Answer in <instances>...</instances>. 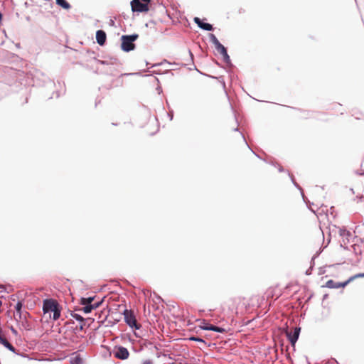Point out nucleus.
<instances>
[{"mask_svg":"<svg viewBox=\"0 0 364 364\" xmlns=\"http://www.w3.org/2000/svg\"><path fill=\"white\" fill-rule=\"evenodd\" d=\"M138 34L123 35L121 37V48L124 52H129L135 48L134 42L138 38Z\"/></svg>","mask_w":364,"mask_h":364,"instance_id":"1","label":"nucleus"},{"mask_svg":"<svg viewBox=\"0 0 364 364\" xmlns=\"http://www.w3.org/2000/svg\"><path fill=\"white\" fill-rule=\"evenodd\" d=\"M125 323L132 328L139 329L141 325L136 321L134 312L131 310L125 309L123 312Z\"/></svg>","mask_w":364,"mask_h":364,"instance_id":"2","label":"nucleus"},{"mask_svg":"<svg viewBox=\"0 0 364 364\" xmlns=\"http://www.w3.org/2000/svg\"><path fill=\"white\" fill-rule=\"evenodd\" d=\"M60 306L57 301L50 299H45L43 303V311L44 314L53 312Z\"/></svg>","mask_w":364,"mask_h":364,"instance_id":"3","label":"nucleus"},{"mask_svg":"<svg viewBox=\"0 0 364 364\" xmlns=\"http://www.w3.org/2000/svg\"><path fill=\"white\" fill-rule=\"evenodd\" d=\"M132 11L133 12H146L149 11L147 4L141 2L139 0H132L131 1Z\"/></svg>","mask_w":364,"mask_h":364,"instance_id":"4","label":"nucleus"},{"mask_svg":"<svg viewBox=\"0 0 364 364\" xmlns=\"http://www.w3.org/2000/svg\"><path fill=\"white\" fill-rule=\"evenodd\" d=\"M114 355L118 359L125 360L129 358V353L125 347L119 346L114 348Z\"/></svg>","mask_w":364,"mask_h":364,"instance_id":"5","label":"nucleus"},{"mask_svg":"<svg viewBox=\"0 0 364 364\" xmlns=\"http://www.w3.org/2000/svg\"><path fill=\"white\" fill-rule=\"evenodd\" d=\"M301 328L299 327H295L293 331L287 332V336L291 345H294L297 341Z\"/></svg>","mask_w":364,"mask_h":364,"instance_id":"6","label":"nucleus"},{"mask_svg":"<svg viewBox=\"0 0 364 364\" xmlns=\"http://www.w3.org/2000/svg\"><path fill=\"white\" fill-rule=\"evenodd\" d=\"M194 22L198 26L204 31H211L213 30V26L210 23L203 22L200 18L195 17L193 19Z\"/></svg>","mask_w":364,"mask_h":364,"instance_id":"7","label":"nucleus"},{"mask_svg":"<svg viewBox=\"0 0 364 364\" xmlns=\"http://www.w3.org/2000/svg\"><path fill=\"white\" fill-rule=\"evenodd\" d=\"M349 279L345 282H335L333 280L330 279L326 283V287L330 289H338L340 287H346L348 283H350Z\"/></svg>","mask_w":364,"mask_h":364,"instance_id":"8","label":"nucleus"},{"mask_svg":"<svg viewBox=\"0 0 364 364\" xmlns=\"http://www.w3.org/2000/svg\"><path fill=\"white\" fill-rule=\"evenodd\" d=\"M106 33L102 30H98L96 32V41L100 46H103L106 41Z\"/></svg>","mask_w":364,"mask_h":364,"instance_id":"9","label":"nucleus"},{"mask_svg":"<svg viewBox=\"0 0 364 364\" xmlns=\"http://www.w3.org/2000/svg\"><path fill=\"white\" fill-rule=\"evenodd\" d=\"M210 41L215 46V49L218 51L220 49H222L223 47H224L223 45H222L218 39L216 38V36L213 34H209Z\"/></svg>","mask_w":364,"mask_h":364,"instance_id":"10","label":"nucleus"},{"mask_svg":"<svg viewBox=\"0 0 364 364\" xmlns=\"http://www.w3.org/2000/svg\"><path fill=\"white\" fill-rule=\"evenodd\" d=\"M218 52L220 53V54L222 55V56L223 58L224 61L227 63V65L230 66L231 65L230 58V56L228 54V52H227V50H226L225 47V46L223 47V48L220 49L218 50Z\"/></svg>","mask_w":364,"mask_h":364,"instance_id":"11","label":"nucleus"},{"mask_svg":"<svg viewBox=\"0 0 364 364\" xmlns=\"http://www.w3.org/2000/svg\"><path fill=\"white\" fill-rule=\"evenodd\" d=\"M70 364H82V360L80 355L74 353L70 358Z\"/></svg>","mask_w":364,"mask_h":364,"instance_id":"12","label":"nucleus"},{"mask_svg":"<svg viewBox=\"0 0 364 364\" xmlns=\"http://www.w3.org/2000/svg\"><path fill=\"white\" fill-rule=\"evenodd\" d=\"M0 343L8 350L13 353H15V348L6 338L1 339Z\"/></svg>","mask_w":364,"mask_h":364,"instance_id":"13","label":"nucleus"},{"mask_svg":"<svg viewBox=\"0 0 364 364\" xmlns=\"http://www.w3.org/2000/svg\"><path fill=\"white\" fill-rule=\"evenodd\" d=\"M56 4L64 9L68 10L70 9V4L65 0H55Z\"/></svg>","mask_w":364,"mask_h":364,"instance_id":"14","label":"nucleus"},{"mask_svg":"<svg viewBox=\"0 0 364 364\" xmlns=\"http://www.w3.org/2000/svg\"><path fill=\"white\" fill-rule=\"evenodd\" d=\"M22 306H23V304L21 301H18L16 306H15V309H16V316H18L19 317V318H21V309H22Z\"/></svg>","mask_w":364,"mask_h":364,"instance_id":"15","label":"nucleus"},{"mask_svg":"<svg viewBox=\"0 0 364 364\" xmlns=\"http://www.w3.org/2000/svg\"><path fill=\"white\" fill-rule=\"evenodd\" d=\"M71 316L80 323H83L85 321V318L81 315L75 312L71 313Z\"/></svg>","mask_w":364,"mask_h":364,"instance_id":"16","label":"nucleus"},{"mask_svg":"<svg viewBox=\"0 0 364 364\" xmlns=\"http://www.w3.org/2000/svg\"><path fill=\"white\" fill-rule=\"evenodd\" d=\"M60 312H61V308L59 306L57 309H55L54 311H53V320H58L60 316Z\"/></svg>","mask_w":364,"mask_h":364,"instance_id":"17","label":"nucleus"},{"mask_svg":"<svg viewBox=\"0 0 364 364\" xmlns=\"http://www.w3.org/2000/svg\"><path fill=\"white\" fill-rule=\"evenodd\" d=\"M85 306L82 309V311L85 314H89L93 310L92 304H83Z\"/></svg>","mask_w":364,"mask_h":364,"instance_id":"18","label":"nucleus"},{"mask_svg":"<svg viewBox=\"0 0 364 364\" xmlns=\"http://www.w3.org/2000/svg\"><path fill=\"white\" fill-rule=\"evenodd\" d=\"M94 300V297L82 298V304H92V301Z\"/></svg>","mask_w":364,"mask_h":364,"instance_id":"19","label":"nucleus"},{"mask_svg":"<svg viewBox=\"0 0 364 364\" xmlns=\"http://www.w3.org/2000/svg\"><path fill=\"white\" fill-rule=\"evenodd\" d=\"M214 325L210 324L208 323H204L201 326L202 329L207 331H213Z\"/></svg>","mask_w":364,"mask_h":364,"instance_id":"20","label":"nucleus"},{"mask_svg":"<svg viewBox=\"0 0 364 364\" xmlns=\"http://www.w3.org/2000/svg\"><path fill=\"white\" fill-rule=\"evenodd\" d=\"M171 65L170 63H168V61H166V60H164L163 62H161V63H154L153 65H151V68H153L154 67H157V66H160V65Z\"/></svg>","mask_w":364,"mask_h":364,"instance_id":"21","label":"nucleus"},{"mask_svg":"<svg viewBox=\"0 0 364 364\" xmlns=\"http://www.w3.org/2000/svg\"><path fill=\"white\" fill-rule=\"evenodd\" d=\"M361 277H364V273H359V274H355V275L350 277L349 278V281L352 282L356 278H361Z\"/></svg>","mask_w":364,"mask_h":364,"instance_id":"22","label":"nucleus"},{"mask_svg":"<svg viewBox=\"0 0 364 364\" xmlns=\"http://www.w3.org/2000/svg\"><path fill=\"white\" fill-rule=\"evenodd\" d=\"M189 340L205 343V341L203 338H199V337L191 336L189 338Z\"/></svg>","mask_w":364,"mask_h":364,"instance_id":"23","label":"nucleus"},{"mask_svg":"<svg viewBox=\"0 0 364 364\" xmlns=\"http://www.w3.org/2000/svg\"><path fill=\"white\" fill-rule=\"evenodd\" d=\"M213 331L218 332V333H224L225 330L223 328L214 326L213 328Z\"/></svg>","mask_w":364,"mask_h":364,"instance_id":"24","label":"nucleus"},{"mask_svg":"<svg viewBox=\"0 0 364 364\" xmlns=\"http://www.w3.org/2000/svg\"><path fill=\"white\" fill-rule=\"evenodd\" d=\"M102 303V300L98 302H96L95 304H92V306L93 307V309H97L100 306V305Z\"/></svg>","mask_w":364,"mask_h":364,"instance_id":"25","label":"nucleus"},{"mask_svg":"<svg viewBox=\"0 0 364 364\" xmlns=\"http://www.w3.org/2000/svg\"><path fill=\"white\" fill-rule=\"evenodd\" d=\"M139 73H124V74H121V76H133V75H138Z\"/></svg>","mask_w":364,"mask_h":364,"instance_id":"26","label":"nucleus"},{"mask_svg":"<svg viewBox=\"0 0 364 364\" xmlns=\"http://www.w3.org/2000/svg\"><path fill=\"white\" fill-rule=\"evenodd\" d=\"M109 26H111V27H114L115 26V21L114 19L112 18H110L109 21Z\"/></svg>","mask_w":364,"mask_h":364,"instance_id":"27","label":"nucleus"},{"mask_svg":"<svg viewBox=\"0 0 364 364\" xmlns=\"http://www.w3.org/2000/svg\"><path fill=\"white\" fill-rule=\"evenodd\" d=\"M349 235V232L346 231V230H340V235H344L345 234Z\"/></svg>","mask_w":364,"mask_h":364,"instance_id":"28","label":"nucleus"},{"mask_svg":"<svg viewBox=\"0 0 364 364\" xmlns=\"http://www.w3.org/2000/svg\"><path fill=\"white\" fill-rule=\"evenodd\" d=\"M142 364H153V362L151 360H144Z\"/></svg>","mask_w":364,"mask_h":364,"instance_id":"29","label":"nucleus"},{"mask_svg":"<svg viewBox=\"0 0 364 364\" xmlns=\"http://www.w3.org/2000/svg\"><path fill=\"white\" fill-rule=\"evenodd\" d=\"M291 181H292V182L294 183V184L297 188H299L301 190V188L299 186V185H298L296 182H294V178H293V176H291Z\"/></svg>","mask_w":364,"mask_h":364,"instance_id":"30","label":"nucleus"},{"mask_svg":"<svg viewBox=\"0 0 364 364\" xmlns=\"http://www.w3.org/2000/svg\"><path fill=\"white\" fill-rule=\"evenodd\" d=\"M84 326H85V323H81V324L80 325V327H79V330L80 331H82L84 328Z\"/></svg>","mask_w":364,"mask_h":364,"instance_id":"31","label":"nucleus"},{"mask_svg":"<svg viewBox=\"0 0 364 364\" xmlns=\"http://www.w3.org/2000/svg\"><path fill=\"white\" fill-rule=\"evenodd\" d=\"M220 82H221V84H222V85H223V88H225V81L223 80V79L220 80Z\"/></svg>","mask_w":364,"mask_h":364,"instance_id":"32","label":"nucleus"},{"mask_svg":"<svg viewBox=\"0 0 364 364\" xmlns=\"http://www.w3.org/2000/svg\"><path fill=\"white\" fill-rule=\"evenodd\" d=\"M11 331H12V333H13L14 334H15V335H16V334H17V331H16V330L15 328H14L13 327H11Z\"/></svg>","mask_w":364,"mask_h":364,"instance_id":"33","label":"nucleus"},{"mask_svg":"<svg viewBox=\"0 0 364 364\" xmlns=\"http://www.w3.org/2000/svg\"><path fill=\"white\" fill-rule=\"evenodd\" d=\"M139 1L148 4V3L150 2L151 0H139Z\"/></svg>","mask_w":364,"mask_h":364,"instance_id":"34","label":"nucleus"},{"mask_svg":"<svg viewBox=\"0 0 364 364\" xmlns=\"http://www.w3.org/2000/svg\"><path fill=\"white\" fill-rule=\"evenodd\" d=\"M168 115H169L170 119H171H171H173V114L169 113V114H168Z\"/></svg>","mask_w":364,"mask_h":364,"instance_id":"35","label":"nucleus"},{"mask_svg":"<svg viewBox=\"0 0 364 364\" xmlns=\"http://www.w3.org/2000/svg\"><path fill=\"white\" fill-rule=\"evenodd\" d=\"M157 90H159V92L160 93V92L161 91V87H157Z\"/></svg>","mask_w":364,"mask_h":364,"instance_id":"36","label":"nucleus"},{"mask_svg":"<svg viewBox=\"0 0 364 364\" xmlns=\"http://www.w3.org/2000/svg\"><path fill=\"white\" fill-rule=\"evenodd\" d=\"M279 171L280 172H282V171H283V168H282V167H280V168H279Z\"/></svg>","mask_w":364,"mask_h":364,"instance_id":"37","label":"nucleus"},{"mask_svg":"<svg viewBox=\"0 0 364 364\" xmlns=\"http://www.w3.org/2000/svg\"><path fill=\"white\" fill-rule=\"evenodd\" d=\"M1 18H2V14H1V13L0 12V21L1 20Z\"/></svg>","mask_w":364,"mask_h":364,"instance_id":"38","label":"nucleus"},{"mask_svg":"<svg viewBox=\"0 0 364 364\" xmlns=\"http://www.w3.org/2000/svg\"><path fill=\"white\" fill-rule=\"evenodd\" d=\"M196 70H197L198 73H200V74H202V73L200 72L199 69H197Z\"/></svg>","mask_w":364,"mask_h":364,"instance_id":"39","label":"nucleus"},{"mask_svg":"<svg viewBox=\"0 0 364 364\" xmlns=\"http://www.w3.org/2000/svg\"><path fill=\"white\" fill-rule=\"evenodd\" d=\"M234 130L235 131H238V128H235Z\"/></svg>","mask_w":364,"mask_h":364,"instance_id":"40","label":"nucleus"},{"mask_svg":"<svg viewBox=\"0 0 364 364\" xmlns=\"http://www.w3.org/2000/svg\"><path fill=\"white\" fill-rule=\"evenodd\" d=\"M171 364H174V363H171Z\"/></svg>","mask_w":364,"mask_h":364,"instance_id":"41","label":"nucleus"}]
</instances>
